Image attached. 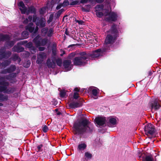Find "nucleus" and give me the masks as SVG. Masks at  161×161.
Listing matches in <instances>:
<instances>
[{
  "mask_svg": "<svg viewBox=\"0 0 161 161\" xmlns=\"http://www.w3.org/2000/svg\"><path fill=\"white\" fill-rule=\"evenodd\" d=\"M74 127L76 132L79 134L91 132L94 128L93 125L86 119L75 123Z\"/></svg>",
  "mask_w": 161,
  "mask_h": 161,
  "instance_id": "obj_1",
  "label": "nucleus"
},
{
  "mask_svg": "<svg viewBox=\"0 0 161 161\" xmlns=\"http://www.w3.org/2000/svg\"><path fill=\"white\" fill-rule=\"evenodd\" d=\"M33 21L36 22L37 26L35 28L33 24L32 23H30L26 28V29L28 30L30 32H33L34 34H35L38 30V26L43 27L45 26L46 20L45 19L43 18H41L40 19H37L36 15H34L33 16Z\"/></svg>",
  "mask_w": 161,
  "mask_h": 161,
  "instance_id": "obj_2",
  "label": "nucleus"
},
{
  "mask_svg": "<svg viewBox=\"0 0 161 161\" xmlns=\"http://www.w3.org/2000/svg\"><path fill=\"white\" fill-rule=\"evenodd\" d=\"M117 29L116 26L114 25L112 26L110 31L111 35H108L105 41V42L106 44L112 43L118 36V31Z\"/></svg>",
  "mask_w": 161,
  "mask_h": 161,
  "instance_id": "obj_3",
  "label": "nucleus"
},
{
  "mask_svg": "<svg viewBox=\"0 0 161 161\" xmlns=\"http://www.w3.org/2000/svg\"><path fill=\"white\" fill-rule=\"evenodd\" d=\"M80 56L76 57L73 61L74 64L76 65L82 66L86 63V59H88V55L84 52L80 53Z\"/></svg>",
  "mask_w": 161,
  "mask_h": 161,
  "instance_id": "obj_4",
  "label": "nucleus"
},
{
  "mask_svg": "<svg viewBox=\"0 0 161 161\" xmlns=\"http://www.w3.org/2000/svg\"><path fill=\"white\" fill-rule=\"evenodd\" d=\"M105 51V49H99L93 51L91 54H87V55H88V58L92 59L93 58H97L102 56L104 54V53Z\"/></svg>",
  "mask_w": 161,
  "mask_h": 161,
  "instance_id": "obj_5",
  "label": "nucleus"
},
{
  "mask_svg": "<svg viewBox=\"0 0 161 161\" xmlns=\"http://www.w3.org/2000/svg\"><path fill=\"white\" fill-rule=\"evenodd\" d=\"M48 41V40L46 38L42 39L40 38L39 36H37L33 40V42L37 47L45 45L47 43Z\"/></svg>",
  "mask_w": 161,
  "mask_h": 161,
  "instance_id": "obj_6",
  "label": "nucleus"
},
{
  "mask_svg": "<svg viewBox=\"0 0 161 161\" xmlns=\"http://www.w3.org/2000/svg\"><path fill=\"white\" fill-rule=\"evenodd\" d=\"M53 32V29H48L47 28H45L42 29L41 34L42 36L50 37L52 36Z\"/></svg>",
  "mask_w": 161,
  "mask_h": 161,
  "instance_id": "obj_7",
  "label": "nucleus"
},
{
  "mask_svg": "<svg viewBox=\"0 0 161 161\" xmlns=\"http://www.w3.org/2000/svg\"><path fill=\"white\" fill-rule=\"evenodd\" d=\"M144 130L147 135H152L154 132V126L151 124H148L145 126Z\"/></svg>",
  "mask_w": 161,
  "mask_h": 161,
  "instance_id": "obj_8",
  "label": "nucleus"
},
{
  "mask_svg": "<svg viewBox=\"0 0 161 161\" xmlns=\"http://www.w3.org/2000/svg\"><path fill=\"white\" fill-rule=\"evenodd\" d=\"M161 102L158 99H156L152 101L150 103V105L152 108L155 110L159 109L161 106L160 103Z\"/></svg>",
  "mask_w": 161,
  "mask_h": 161,
  "instance_id": "obj_9",
  "label": "nucleus"
},
{
  "mask_svg": "<svg viewBox=\"0 0 161 161\" xmlns=\"http://www.w3.org/2000/svg\"><path fill=\"white\" fill-rule=\"evenodd\" d=\"M95 121L97 124V126L100 127L105 124L106 119L105 117H100L95 118Z\"/></svg>",
  "mask_w": 161,
  "mask_h": 161,
  "instance_id": "obj_10",
  "label": "nucleus"
},
{
  "mask_svg": "<svg viewBox=\"0 0 161 161\" xmlns=\"http://www.w3.org/2000/svg\"><path fill=\"white\" fill-rule=\"evenodd\" d=\"M117 14L113 12H110L106 18V20L108 21H114L117 19Z\"/></svg>",
  "mask_w": 161,
  "mask_h": 161,
  "instance_id": "obj_11",
  "label": "nucleus"
},
{
  "mask_svg": "<svg viewBox=\"0 0 161 161\" xmlns=\"http://www.w3.org/2000/svg\"><path fill=\"white\" fill-rule=\"evenodd\" d=\"M18 6L22 14H28L29 11H26L27 8L23 2L21 1L18 3Z\"/></svg>",
  "mask_w": 161,
  "mask_h": 161,
  "instance_id": "obj_12",
  "label": "nucleus"
},
{
  "mask_svg": "<svg viewBox=\"0 0 161 161\" xmlns=\"http://www.w3.org/2000/svg\"><path fill=\"white\" fill-rule=\"evenodd\" d=\"M71 63V61L70 60H65L64 61V66L66 71H68L72 69L73 66Z\"/></svg>",
  "mask_w": 161,
  "mask_h": 161,
  "instance_id": "obj_13",
  "label": "nucleus"
},
{
  "mask_svg": "<svg viewBox=\"0 0 161 161\" xmlns=\"http://www.w3.org/2000/svg\"><path fill=\"white\" fill-rule=\"evenodd\" d=\"M47 55L45 53L41 52L38 55L37 59L36 62L38 64H41L43 61L44 59L46 58Z\"/></svg>",
  "mask_w": 161,
  "mask_h": 161,
  "instance_id": "obj_14",
  "label": "nucleus"
},
{
  "mask_svg": "<svg viewBox=\"0 0 161 161\" xmlns=\"http://www.w3.org/2000/svg\"><path fill=\"white\" fill-rule=\"evenodd\" d=\"M26 46L27 47L29 48L32 53L34 54L36 52V48L32 46V44L31 42H29L27 44Z\"/></svg>",
  "mask_w": 161,
  "mask_h": 161,
  "instance_id": "obj_15",
  "label": "nucleus"
},
{
  "mask_svg": "<svg viewBox=\"0 0 161 161\" xmlns=\"http://www.w3.org/2000/svg\"><path fill=\"white\" fill-rule=\"evenodd\" d=\"M16 69V68L14 65H12L10 66L9 69L3 70L1 72V73L2 74H5L7 73H9L14 71Z\"/></svg>",
  "mask_w": 161,
  "mask_h": 161,
  "instance_id": "obj_16",
  "label": "nucleus"
},
{
  "mask_svg": "<svg viewBox=\"0 0 161 161\" xmlns=\"http://www.w3.org/2000/svg\"><path fill=\"white\" fill-rule=\"evenodd\" d=\"M90 90L92 91V96L93 98L96 99L97 98V95L98 93V90L97 88L92 87L90 88Z\"/></svg>",
  "mask_w": 161,
  "mask_h": 161,
  "instance_id": "obj_17",
  "label": "nucleus"
},
{
  "mask_svg": "<svg viewBox=\"0 0 161 161\" xmlns=\"http://www.w3.org/2000/svg\"><path fill=\"white\" fill-rule=\"evenodd\" d=\"M12 89L9 88L7 90V87L6 86H0V92H4L5 93H9L12 92Z\"/></svg>",
  "mask_w": 161,
  "mask_h": 161,
  "instance_id": "obj_18",
  "label": "nucleus"
},
{
  "mask_svg": "<svg viewBox=\"0 0 161 161\" xmlns=\"http://www.w3.org/2000/svg\"><path fill=\"white\" fill-rule=\"evenodd\" d=\"M11 54V52H8L6 53L2 51L0 52V59L8 57L10 56Z\"/></svg>",
  "mask_w": 161,
  "mask_h": 161,
  "instance_id": "obj_19",
  "label": "nucleus"
},
{
  "mask_svg": "<svg viewBox=\"0 0 161 161\" xmlns=\"http://www.w3.org/2000/svg\"><path fill=\"white\" fill-rule=\"evenodd\" d=\"M86 147V145L84 142L80 143L77 147V149L80 151H83L85 149Z\"/></svg>",
  "mask_w": 161,
  "mask_h": 161,
  "instance_id": "obj_20",
  "label": "nucleus"
},
{
  "mask_svg": "<svg viewBox=\"0 0 161 161\" xmlns=\"http://www.w3.org/2000/svg\"><path fill=\"white\" fill-rule=\"evenodd\" d=\"M109 122L110 124L112 125L111 127H114L117 124V120L115 118L111 117L109 119Z\"/></svg>",
  "mask_w": 161,
  "mask_h": 161,
  "instance_id": "obj_21",
  "label": "nucleus"
},
{
  "mask_svg": "<svg viewBox=\"0 0 161 161\" xmlns=\"http://www.w3.org/2000/svg\"><path fill=\"white\" fill-rule=\"evenodd\" d=\"M47 66L49 68H52L55 65V62L53 60L51 62L50 59H48L47 62Z\"/></svg>",
  "mask_w": 161,
  "mask_h": 161,
  "instance_id": "obj_22",
  "label": "nucleus"
},
{
  "mask_svg": "<svg viewBox=\"0 0 161 161\" xmlns=\"http://www.w3.org/2000/svg\"><path fill=\"white\" fill-rule=\"evenodd\" d=\"M80 105L78 102H72L69 104V106L72 108H78L80 107Z\"/></svg>",
  "mask_w": 161,
  "mask_h": 161,
  "instance_id": "obj_23",
  "label": "nucleus"
},
{
  "mask_svg": "<svg viewBox=\"0 0 161 161\" xmlns=\"http://www.w3.org/2000/svg\"><path fill=\"white\" fill-rule=\"evenodd\" d=\"M26 11H29L28 14H26L27 15L29 14L30 13H35L36 12V9L34 7L31 6L27 8Z\"/></svg>",
  "mask_w": 161,
  "mask_h": 161,
  "instance_id": "obj_24",
  "label": "nucleus"
},
{
  "mask_svg": "<svg viewBox=\"0 0 161 161\" xmlns=\"http://www.w3.org/2000/svg\"><path fill=\"white\" fill-rule=\"evenodd\" d=\"M8 83L6 81V80L4 78L0 77V85H8Z\"/></svg>",
  "mask_w": 161,
  "mask_h": 161,
  "instance_id": "obj_25",
  "label": "nucleus"
},
{
  "mask_svg": "<svg viewBox=\"0 0 161 161\" xmlns=\"http://www.w3.org/2000/svg\"><path fill=\"white\" fill-rule=\"evenodd\" d=\"M84 157L86 160L90 159L92 157V154L88 152H86L84 154Z\"/></svg>",
  "mask_w": 161,
  "mask_h": 161,
  "instance_id": "obj_26",
  "label": "nucleus"
},
{
  "mask_svg": "<svg viewBox=\"0 0 161 161\" xmlns=\"http://www.w3.org/2000/svg\"><path fill=\"white\" fill-rule=\"evenodd\" d=\"M10 63V61L9 60H7L4 61L2 64L0 63V67H1L2 68H4Z\"/></svg>",
  "mask_w": 161,
  "mask_h": 161,
  "instance_id": "obj_27",
  "label": "nucleus"
},
{
  "mask_svg": "<svg viewBox=\"0 0 161 161\" xmlns=\"http://www.w3.org/2000/svg\"><path fill=\"white\" fill-rule=\"evenodd\" d=\"M13 50L14 51L17 52H20L23 51L24 49L22 47H19L17 46H15L13 48Z\"/></svg>",
  "mask_w": 161,
  "mask_h": 161,
  "instance_id": "obj_28",
  "label": "nucleus"
},
{
  "mask_svg": "<svg viewBox=\"0 0 161 161\" xmlns=\"http://www.w3.org/2000/svg\"><path fill=\"white\" fill-rule=\"evenodd\" d=\"M1 40L2 41H8L10 40L11 38V37L8 35H1Z\"/></svg>",
  "mask_w": 161,
  "mask_h": 161,
  "instance_id": "obj_29",
  "label": "nucleus"
},
{
  "mask_svg": "<svg viewBox=\"0 0 161 161\" xmlns=\"http://www.w3.org/2000/svg\"><path fill=\"white\" fill-rule=\"evenodd\" d=\"M8 99V97L6 95L0 94V100L3 101H6Z\"/></svg>",
  "mask_w": 161,
  "mask_h": 161,
  "instance_id": "obj_30",
  "label": "nucleus"
},
{
  "mask_svg": "<svg viewBox=\"0 0 161 161\" xmlns=\"http://www.w3.org/2000/svg\"><path fill=\"white\" fill-rule=\"evenodd\" d=\"M22 36L23 39L26 38L28 37L29 33L27 31H24L22 33Z\"/></svg>",
  "mask_w": 161,
  "mask_h": 161,
  "instance_id": "obj_31",
  "label": "nucleus"
},
{
  "mask_svg": "<svg viewBox=\"0 0 161 161\" xmlns=\"http://www.w3.org/2000/svg\"><path fill=\"white\" fill-rule=\"evenodd\" d=\"M32 17L31 16H29L28 17V19H26L25 20L23 21V23L26 24L27 23L29 22H31L32 20Z\"/></svg>",
  "mask_w": 161,
  "mask_h": 161,
  "instance_id": "obj_32",
  "label": "nucleus"
},
{
  "mask_svg": "<svg viewBox=\"0 0 161 161\" xmlns=\"http://www.w3.org/2000/svg\"><path fill=\"white\" fill-rule=\"evenodd\" d=\"M103 8V6L102 5H98L96 6L95 9L96 11H99L102 10Z\"/></svg>",
  "mask_w": 161,
  "mask_h": 161,
  "instance_id": "obj_33",
  "label": "nucleus"
},
{
  "mask_svg": "<svg viewBox=\"0 0 161 161\" xmlns=\"http://www.w3.org/2000/svg\"><path fill=\"white\" fill-rule=\"evenodd\" d=\"M16 76V74L15 73H13L12 74L9 75V76L7 77L6 79L8 80H11L12 78L15 77Z\"/></svg>",
  "mask_w": 161,
  "mask_h": 161,
  "instance_id": "obj_34",
  "label": "nucleus"
},
{
  "mask_svg": "<svg viewBox=\"0 0 161 161\" xmlns=\"http://www.w3.org/2000/svg\"><path fill=\"white\" fill-rule=\"evenodd\" d=\"M144 161H153V160L152 156H147L146 157Z\"/></svg>",
  "mask_w": 161,
  "mask_h": 161,
  "instance_id": "obj_35",
  "label": "nucleus"
},
{
  "mask_svg": "<svg viewBox=\"0 0 161 161\" xmlns=\"http://www.w3.org/2000/svg\"><path fill=\"white\" fill-rule=\"evenodd\" d=\"M62 4V6L64 7L69 5V2L68 0H64L63 3Z\"/></svg>",
  "mask_w": 161,
  "mask_h": 161,
  "instance_id": "obj_36",
  "label": "nucleus"
},
{
  "mask_svg": "<svg viewBox=\"0 0 161 161\" xmlns=\"http://www.w3.org/2000/svg\"><path fill=\"white\" fill-rule=\"evenodd\" d=\"M57 64L59 66H61L62 63V61L61 59L58 58L56 61Z\"/></svg>",
  "mask_w": 161,
  "mask_h": 161,
  "instance_id": "obj_37",
  "label": "nucleus"
},
{
  "mask_svg": "<svg viewBox=\"0 0 161 161\" xmlns=\"http://www.w3.org/2000/svg\"><path fill=\"white\" fill-rule=\"evenodd\" d=\"M53 18V14H51L50 15L49 19L47 21L48 23L49 24L52 22Z\"/></svg>",
  "mask_w": 161,
  "mask_h": 161,
  "instance_id": "obj_38",
  "label": "nucleus"
},
{
  "mask_svg": "<svg viewBox=\"0 0 161 161\" xmlns=\"http://www.w3.org/2000/svg\"><path fill=\"white\" fill-rule=\"evenodd\" d=\"M66 94V92L64 90L61 91L60 92V96L62 97H64Z\"/></svg>",
  "mask_w": 161,
  "mask_h": 161,
  "instance_id": "obj_39",
  "label": "nucleus"
},
{
  "mask_svg": "<svg viewBox=\"0 0 161 161\" xmlns=\"http://www.w3.org/2000/svg\"><path fill=\"white\" fill-rule=\"evenodd\" d=\"M13 59L14 61L18 60V61H19V62H20V58L18 57V56L17 54H15L14 55V58H13Z\"/></svg>",
  "mask_w": 161,
  "mask_h": 161,
  "instance_id": "obj_40",
  "label": "nucleus"
},
{
  "mask_svg": "<svg viewBox=\"0 0 161 161\" xmlns=\"http://www.w3.org/2000/svg\"><path fill=\"white\" fill-rule=\"evenodd\" d=\"M96 14L97 17H101L103 16V13L102 12L99 11H97Z\"/></svg>",
  "mask_w": 161,
  "mask_h": 161,
  "instance_id": "obj_41",
  "label": "nucleus"
},
{
  "mask_svg": "<svg viewBox=\"0 0 161 161\" xmlns=\"http://www.w3.org/2000/svg\"><path fill=\"white\" fill-rule=\"evenodd\" d=\"M46 8L45 7H43L40 10V13L41 14H43L45 12Z\"/></svg>",
  "mask_w": 161,
  "mask_h": 161,
  "instance_id": "obj_42",
  "label": "nucleus"
},
{
  "mask_svg": "<svg viewBox=\"0 0 161 161\" xmlns=\"http://www.w3.org/2000/svg\"><path fill=\"white\" fill-rule=\"evenodd\" d=\"M79 97V94L77 92H75L74 93L73 97L75 99H77Z\"/></svg>",
  "mask_w": 161,
  "mask_h": 161,
  "instance_id": "obj_43",
  "label": "nucleus"
},
{
  "mask_svg": "<svg viewBox=\"0 0 161 161\" xmlns=\"http://www.w3.org/2000/svg\"><path fill=\"white\" fill-rule=\"evenodd\" d=\"M75 21L76 23H78L80 25H83L84 22V21L81 20H79L76 19H75Z\"/></svg>",
  "mask_w": 161,
  "mask_h": 161,
  "instance_id": "obj_44",
  "label": "nucleus"
},
{
  "mask_svg": "<svg viewBox=\"0 0 161 161\" xmlns=\"http://www.w3.org/2000/svg\"><path fill=\"white\" fill-rule=\"evenodd\" d=\"M48 129L46 125L44 126L42 128V130L44 132H46L47 131Z\"/></svg>",
  "mask_w": 161,
  "mask_h": 161,
  "instance_id": "obj_45",
  "label": "nucleus"
},
{
  "mask_svg": "<svg viewBox=\"0 0 161 161\" xmlns=\"http://www.w3.org/2000/svg\"><path fill=\"white\" fill-rule=\"evenodd\" d=\"M62 6V3L59 4L56 7V9L58 10Z\"/></svg>",
  "mask_w": 161,
  "mask_h": 161,
  "instance_id": "obj_46",
  "label": "nucleus"
},
{
  "mask_svg": "<svg viewBox=\"0 0 161 161\" xmlns=\"http://www.w3.org/2000/svg\"><path fill=\"white\" fill-rule=\"evenodd\" d=\"M78 3V2L77 1H73L71 3L70 5H76V4H77Z\"/></svg>",
  "mask_w": 161,
  "mask_h": 161,
  "instance_id": "obj_47",
  "label": "nucleus"
},
{
  "mask_svg": "<svg viewBox=\"0 0 161 161\" xmlns=\"http://www.w3.org/2000/svg\"><path fill=\"white\" fill-rule=\"evenodd\" d=\"M88 1V0H81L80 1V3H87Z\"/></svg>",
  "mask_w": 161,
  "mask_h": 161,
  "instance_id": "obj_48",
  "label": "nucleus"
},
{
  "mask_svg": "<svg viewBox=\"0 0 161 161\" xmlns=\"http://www.w3.org/2000/svg\"><path fill=\"white\" fill-rule=\"evenodd\" d=\"M30 62H28V63L27 64V65L26 66L25 65V64H24V67H25L26 68H28V67H29L30 66Z\"/></svg>",
  "mask_w": 161,
  "mask_h": 161,
  "instance_id": "obj_49",
  "label": "nucleus"
},
{
  "mask_svg": "<svg viewBox=\"0 0 161 161\" xmlns=\"http://www.w3.org/2000/svg\"><path fill=\"white\" fill-rule=\"evenodd\" d=\"M42 146H43L42 144H41L37 146V148L38 149V151H39L41 149L42 147Z\"/></svg>",
  "mask_w": 161,
  "mask_h": 161,
  "instance_id": "obj_50",
  "label": "nucleus"
},
{
  "mask_svg": "<svg viewBox=\"0 0 161 161\" xmlns=\"http://www.w3.org/2000/svg\"><path fill=\"white\" fill-rule=\"evenodd\" d=\"M79 89L78 88L76 87L75 88L74 91L75 92H78L79 91Z\"/></svg>",
  "mask_w": 161,
  "mask_h": 161,
  "instance_id": "obj_51",
  "label": "nucleus"
},
{
  "mask_svg": "<svg viewBox=\"0 0 161 161\" xmlns=\"http://www.w3.org/2000/svg\"><path fill=\"white\" fill-rule=\"evenodd\" d=\"M14 44V42L13 41H11V43H9L8 44L9 46H10V47H12Z\"/></svg>",
  "mask_w": 161,
  "mask_h": 161,
  "instance_id": "obj_52",
  "label": "nucleus"
},
{
  "mask_svg": "<svg viewBox=\"0 0 161 161\" xmlns=\"http://www.w3.org/2000/svg\"><path fill=\"white\" fill-rule=\"evenodd\" d=\"M103 0H96V1L97 3H101L103 2Z\"/></svg>",
  "mask_w": 161,
  "mask_h": 161,
  "instance_id": "obj_53",
  "label": "nucleus"
},
{
  "mask_svg": "<svg viewBox=\"0 0 161 161\" xmlns=\"http://www.w3.org/2000/svg\"><path fill=\"white\" fill-rule=\"evenodd\" d=\"M45 48L43 47H40L39 48V50L40 51H42L44 50Z\"/></svg>",
  "mask_w": 161,
  "mask_h": 161,
  "instance_id": "obj_54",
  "label": "nucleus"
},
{
  "mask_svg": "<svg viewBox=\"0 0 161 161\" xmlns=\"http://www.w3.org/2000/svg\"><path fill=\"white\" fill-rule=\"evenodd\" d=\"M36 58V56H34L32 58V59H35Z\"/></svg>",
  "mask_w": 161,
  "mask_h": 161,
  "instance_id": "obj_55",
  "label": "nucleus"
},
{
  "mask_svg": "<svg viewBox=\"0 0 161 161\" xmlns=\"http://www.w3.org/2000/svg\"><path fill=\"white\" fill-rule=\"evenodd\" d=\"M26 54H27V55L26 56H28L29 55V53L28 52H25Z\"/></svg>",
  "mask_w": 161,
  "mask_h": 161,
  "instance_id": "obj_56",
  "label": "nucleus"
},
{
  "mask_svg": "<svg viewBox=\"0 0 161 161\" xmlns=\"http://www.w3.org/2000/svg\"><path fill=\"white\" fill-rule=\"evenodd\" d=\"M26 41H23L21 43H20L21 44H23L24 43H26Z\"/></svg>",
  "mask_w": 161,
  "mask_h": 161,
  "instance_id": "obj_57",
  "label": "nucleus"
},
{
  "mask_svg": "<svg viewBox=\"0 0 161 161\" xmlns=\"http://www.w3.org/2000/svg\"><path fill=\"white\" fill-rule=\"evenodd\" d=\"M56 47V45H54V44L53 45V49L54 50V49H55Z\"/></svg>",
  "mask_w": 161,
  "mask_h": 161,
  "instance_id": "obj_58",
  "label": "nucleus"
},
{
  "mask_svg": "<svg viewBox=\"0 0 161 161\" xmlns=\"http://www.w3.org/2000/svg\"><path fill=\"white\" fill-rule=\"evenodd\" d=\"M95 0H89V1L91 3H92Z\"/></svg>",
  "mask_w": 161,
  "mask_h": 161,
  "instance_id": "obj_59",
  "label": "nucleus"
},
{
  "mask_svg": "<svg viewBox=\"0 0 161 161\" xmlns=\"http://www.w3.org/2000/svg\"><path fill=\"white\" fill-rule=\"evenodd\" d=\"M3 105V104L1 103H0V106H2Z\"/></svg>",
  "mask_w": 161,
  "mask_h": 161,
  "instance_id": "obj_60",
  "label": "nucleus"
},
{
  "mask_svg": "<svg viewBox=\"0 0 161 161\" xmlns=\"http://www.w3.org/2000/svg\"><path fill=\"white\" fill-rule=\"evenodd\" d=\"M65 53V52L64 51H63V53L61 54V56H62L63 54H64Z\"/></svg>",
  "mask_w": 161,
  "mask_h": 161,
  "instance_id": "obj_61",
  "label": "nucleus"
},
{
  "mask_svg": "<svg viewBox=\"0 0 161 161\" xmlns=\"http://www.w3.org/2000/svg\"><path fill=\"white\" fill-rule=\"evenodd\" d=\"M61 10H59V11L58 12V13H61V12H62L61 11Z\"/></svg>",
  "mask_w": 161,
  "mask_h": 161,
  "instance_id": "obj_62",
  "label": "nucleus"
},
{
  "mask_svg": "<svg viewBox=\"0 0 161 161\" xmlns=\"http://www.w3.org/2000/svg\"><path fill=\"white\" fill-rule=\"evenodd\" d=\"M82 9L83 10L85 11V10L84 9V8H82Z\"/></svg>",
  "mask_w": 161,
  "mask_h": 161,
  "instance_id": "obj_63",
  "label": "nucleus"
},
{
  "mask_svg": "<svg viewBox=\"0 0 161 161\" xmlns=\"http://www.w3.org/2000/svg\"><path fill=\"white\" fill-rule=\"evenodd\" d=\"M57 1L58 2H59L60 1V0H57Z\"/></svg>",
  "mask_w": 161,
  "mask_h": 161,
  "instance_id": "obj_64",
  "label": "nucleus"
}]
</instances>
